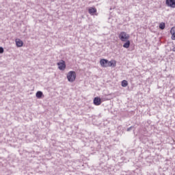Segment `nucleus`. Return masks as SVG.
Here are the masks:
<instances>
[{"mask_svg": "<svg viewBox=\"0 0 175 175\" xmlns=\"http://www.w3.org/2000/svg\"><path fill=\"white\" fill-rule=\"evenodd\" d=\"M88 12L91 15H94L97 12V10L95 8H89Z\"/></svg>", "mask_w": 175, "mask_h": 175, "instance_id": "nucleus-9", "label": "nucleus"}, {"mask_svg": "<svg viewBox=\"0 0 175 175\" xmlns=\"http://www.w3.org/2000/svg\"><path fill=\"white\" fill-rule=\"evenodd\" d=\"M102 101L100 97H95L94 98V104L96 106H98L101 104Z\"/></svg>", "mask_w": 175, "mask_h": 175, "instance_id": "nucleus-6", "label": "nucleus"}, {"mask_svg": "<svg viewBox=\"0 0 175 175\" xmlns=\"http://www.w3.org/2000/svg\"><path fill=\"white\" fill-rule=\"evenodd\" d=\"M36 97L38 98H42V96H43V92H40V91H38L36 94Z\"/></svg>", "mask_w": 175, "mask_h": 175, "instance_id": "nucleus-11", "label": "nucleus"}, {"mask_svg": "<svg viewBox=\"0 0 175 175\" xmlns=\"http://www.w3.org/2000/svg\"><path fill=\"white\" fill-rule=\"evenodd\" d=\"M3 51H4L3 48L0 47V53H3Z\"/></svg>", "mask_w": 175, "mask_h": 175, "instance_id": "nucleus-14", "label": "nucleus"}, {"mask_svg": "<svg viewBox=\"0 0 175 175\" xmlns=\"http://www.w3.org/2000/svg\"><path fill=\"white\" fill-rule=\"evenodd\" d=\"M100 64L102 67H115L116 66V62L115 60H111L109 62L108 60L105 59H100Z\"/></svg>", "mask_w": 175, "mask_h": 175, "instance_id": "nucleus-1", "label": "nucleus"}, {"mask_svg": "<svg viewBox=\"0 0 175 175\" xmlns=\"http://www.w3.org/2000/svg\"><path fill=\"white\" fill-rule=\"evenodd\" d=\"M172 51L175 52V46H174V47L173 48Z\"/></svg>", "mask_w": 175, "mask_h": 175, "instance_id": "nucleus-15", "label": "nucleus"}, {"mask_svg": "<svg viewBox=\"0 0 175 175\" xmlns=\"http://www.w3.org/2000/svg\"><path fill=\"white\" fill-rule=\"evenodd\" d=\"M165 27V24L164 23H161L159 24V28H160L161 29H164Z\"/></svg>", "mask_w": 175, "mask_h": 175, "instance_id": "nucleus-13", "label": "nucleus"}, {"mask_svg": "<svg viewBox=\"0 0 175 175\" xmlns=\"http://www.w3.org/2000/svg\"><path fill=\"white\" fill-rule=\"evenodd\" d=\"M15 42H16V46L18 47H21L23 46V45H24V42H23V40L20 39H16Z\"/></svg>", "mask_w": 175, "mask_h": 175, "instance_id": "nucleus-7", "label": "nucleus"}, {"mask_svg": "<svg viewBox=\"0 0 175 175\" xmlns=\"http://www.w3.org/2000/svg\"><path fill=\"white\" fill-rule=\"evenodd\" d=\"M125 42H126L124 44L123 47H124V48H126V49L129 48L130 44H131L130 41H129V40H126Z\"/></svg>", "mask_w": 175, "mask_h": 175, "instance_id": "nucleus-10", "label": "nucleus"}, {"mask_svg": "<svg viewBox=\"0 0 175 175\" xmlns=\"http://www.w3.org/2000/svg\"><path fill=\"white\" fill-rule=\"evenodd\" d=\"M170 33L172 35L171 38L173 40H175V27H173L170 30Z\"/></svg>", "mask_w": 175, "mask_h": 175, "instance_id": "nucleus-8", "label": "nucleus"}, {"mask_svg": "<svg viewBox=\"0 0 175 175\" xmlns=\"http://www.w3.org/2000/svg\"><path fill=\"white\" fill-rule=\"evenodd\" d=\"M57 66L59 69L61 70H64L66 68V64L63 60H61L59 63H57Z\"/></svg>", "mask_w": 175, "mask_h": 175, "instance_id": "nucleus-5", "label": "nucleus"}, {"mask_svg": "<svg viewBox=\"0 0 175 175\" xmlns=\"http://www.w3.org/2000/svg\"><path fill=\"white\" fill-rule=\"evenodd\" d=\"M118 38L122 42H125L129 40L130 36L126 32L122 31L120 33Z\"/></svg>", "mask_w": 175, "mask_h": 175, "instance_id": "nucleus-2", "label": "nucleus"}, {"mask_svg": "<svg viewBox=\"0 0 175 175\" xmlns=\"http://www.w3.org/2000/svg\"><path fill=\"white\" fill-rule=\"evenodd\" d=\"M67 79L70 82L75 81L76 79V72L75 71H70L67 74Z\"/></svg>", "mask_w": 175, "mask_h": 175, "instance_id": "nucleus-3", "label": "nucleus"}, {"mask_svg": "<svg viewBox=\"0 0 175 175\" xmlns=\"http://www.w3.org/2000/svg\"><path fill=\"white\" fill-rule=\"evenodd\" d=\"M165 3L168 7L175 8V0H166Z\"/></svg>", "mask_w": 175, "mask_h": 175, "instance_id": "nucleus-4", "label": "nucleus"}, {"mask_svg": "<svg viewBox=\"0 0 175 175\" xmlns=\"http://www.w3.org/2000/svg\"><path fill=\"white\" fill-rule=\"evenodd\" d=\"M122 87H126L128 85V81L126 80H123L121 83Z\"/></svg>", "mask_w": 175, "mask_h": 175, "instance_id": "nucleus-12", "label": "nucleus"}]
</instances>
